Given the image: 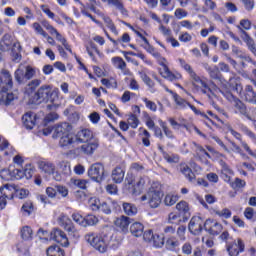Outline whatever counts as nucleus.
<instances>
[{
  "mask_svg": "<svg viewBox=\"0 0 256 256\" xmlns=\"http://www.w3.org/2000/svg\"><path fill=\"white\" fill-rule=\"evenodd\" d=\"M75 139L78 143H89L96 141L97 139L93 136V132L90 129L84 128L77 132Z\"/></svg>",
  "mask_w": 256,
  "mask_h": 256,
  "instance_id": "nucleus-12",
  "label": "nucleus"
},
{
  "mask_svg": "<svg viewBox=\"0 0 256 256\" xmlns=\"http://www.w3.org/2000/svg\"><path fill=\"white\" fill-rule=\"evenodd\" d=\"M14 77L20 85L35 77V69L31 66L20 65L14 73Z\"/></svg>",
  "mask_w": 256,
  "mask_h": 256,
  "instance_id": "nucleus-4",
  "label": "nucleus"
},
{
  "mask_svg": "<svg viewBox=\"0 0 256 256\" xmlns=\"http://www.w3.org/2000/svg\"><path fill=\"white\" fill-rule=\"evenodd\" d=\"M38 169L42 171V173H46V175H54L55 174V164L53 162L47 160H39L37 162Z\"/></svg>",
  "mask_w": 256,
  "mask_h": 256,
  "instance_id": "nucleus-17",
  "label": "nucleus"
},
{
  "mask_svg": "<svg viewBox=\"0 0 256 256\" xmlns=\"http://www.w3.org/2000/svg\"><path fill=\"white\" fill-rule=\"evenodd\" d=\"M145 231V226L141 222H134L130 226V233L134 235V237H141Z\"/></svg>",
  "mask_w": 256,
  "mask_h": 256,
  "instance_id": "nucleus-28",
  "label": "nucleus"
},
{
  "mask_svg": "<svg viewBox=\"0 0 256 256\" xmlns=\"http://www.w3.org/2000/svg\"><path fill=\"white\" fill-rule=\"evenodd\" d=\"M50 239L56 243H60L62 247H69V238H67V234L59 228H55L51 231Z\"/></svg>",
  "mask_w": 256,
  "mask_h": 256,
  "instance_id": "nucleus-9",
  "label": "nucleus"
},
{
  "mask_svg": "<svg viewBox=\"0 0 256 256\" xmlns=\"http://www.w3.org/2000/svg\"><path fill=\"white\" fill-rule=\"evenodd\" d=\"M176 209L177 211H179L180 213H182V215H184V217L186 219H188L189 217V204H187V202L185 201H181L176 205Z\"/></svg>",
  "mask_w": 256,
  "mask_h": 256,
  "instance_id": "nucleus-36",
  "label": "nucleus"
},
{
  "mask_svg": "<svg viewBox=\"0 0 256 256\" xmlns=\"http://www.w3.org/2000/svg\"><path fill=\"white\" fill-rule=\"evenodd\" d=\"M57 119H59V114L51 112L44 118V125H47L48 123H53V121H57Z\"/></svg>",
  "mask_w": 256,
  "mask_h": 256,
  "instance_id": "nucleus-54",
  "label": "nucleus"
},
{
  "mask_svg": "<svg viewBox=\"0 0 256 256\" xmlns=\"http://www.w3.org/2000/svg\"><path fill=\"white\" fill-rule=\"evenodd\" d=\"M188 15L189 13L183 8H177L174 12V16L176 17V19H185V17H187Z\"/></svg>",
  "mask_w": 256,
  "mask_h": 256,
  "instance_id": "nucleus-59",
  "label": "nucleus"
},
{
  "mask_svg": "<svg viewBox=\"0 0 256 256\" xmlns=\"http://www.w3.org/2000/svg\"><path fill=\"white\" fill-rule=\"evenodd\" d=\"M163 159H165L167 163H179L180 158L178 154L164 153Z\"/></svg>",
  "mask_w": 256,
  "mask_h": 256,
  "instance_id": "nucleus-48",
  "label": "nucleus"
},
{
  "mask_svg": "<svg viewBox=\"0 0 256 256\" xmlns=\"http://www.w3.org/2000/svg\"><path fill=\"white\" fill-rule=\"evenodd\" d=\"M203 227H205V221L200 216H194L191 218L188 230L192 235H200L201 231H203Z\"/></svg>",
  "mask_w": 256,
  "mask_h": 256,
  "instance_id": "nucleus-8",
  "label": "nucleus"
},
{
  "mask_svg": "<svg viewBox=\"0 0 256 256\" xmlns=\"http://www.w3.org/2000/svg\"><path fill=\"white\" fill-rule=\"evenodd\" d=\"M185 231H187V227H185V226L178 227L177 235H178L180 241H185Z\"/></svg>",
  "mask_w": 256,
  "mask_h": 256,
  "instance_id": "nucleus-64",
  "label": "nucleus"
},
{
  "mask_svg": "<svg viewBox=\"0 0 256 256\" xmlns=\"http://www.w3.org/2000/svg\"><path fill=\"white\" fill-rule=\"evenodd\" d=\"M108 5H113L118 11H120L121 15L127 17L129 15V11L123 4V0H108Z\"/></svg>",
  "mask_w": 256,
  "mask_h": 256,
  "instance_id": "nucleus-29",
  "label": "nucleus"
},
{
  "mask_svg": "<svg viewBox=\"0 0 256 256\" xmlns=\"http://www.w3.org/2000/svg\"><path fill=\"white\" fill-rule=\"evenodd\" d=\"M152 56L155 57V59H157L159 65H161V67H165V65H167V59H165V57L161 56V53L157 52L156 50L153 52Z\"/></svg>",
  "mask_w": 256,
  "mask_h": 256,
  "instance_id": "nucleus-57",
  "label": "nucleus"
},
{
  "mask_svg": "<svg viewBox=\"0 0 256 256\" xmlns=\"http://www.w3.org/2000/svg\"><path fill=\"white\" fill-rule=\"evenodd\" d=\"M242 33L244 34V37H243L244 43H246L249 51L251 53H253L254 56L256 57V44H255V40H253V38H251V36H249V34L246 31H242Z\"/></svg>",
  "mask_w": 256,
  "mask_h": 256,
  "instance_id": "nucleus-27",
  "label": "nucleus"
},
{
  "mask_svg": "<svg viewBox=\"0 0 256 256\" xmlns=\"http://www.w3.org/2000/svg\"><path fill=\"white\" fill-rule=\"evenodd\" d=\"M152 242L154 247H163V245H165V238L163 236H159V234H154Z\"/></svg>",
  "mask_w": 256,
  "mask_h": 256,
  "instance_id": "nucleus-47",
  "label": "nucleus"
},
{
  "mask_svg": "<svg viewBox=\"0 0 256 256\" xmlns=\"http://www.w3.org/2000/svg\"><path fill=\"white\" fill-rule=\"evenodd\" d=\"M84 223V227L97 225V223H99V218H97V216L95 215L90 214L85 217Z\"/></svg>",
  "mask_w": 256,
  "mask_h": 256,
  "instance_id": "nucleus-44",
  "label": "nucleus"
},
{
  "mask_svg": "<svg viewBox=\"0 0 256 256\" xmlns=\"http://www.w3.org/2000/svg\"><path fill=\"white\" fill-rule=\"evenodd\" d=\"M59 169H60L61 173H63V175H65L66 177L71 175V165H69V163L60 162Z\"/></svg>",
  "mask_w": 256,
  "mask_h": 256,
  "instance_id": "nucleus-46",
  "label": "nucleus"
},
{
  "mask_svg": "<svg viewBox=\"0 0 256 256\" xmlns=\"http://www.w3.org/2000/svg\"><path fill=\"white\" fill-rule=\"evenodd\" d=\"M111 178L114 183H123V179H125V170H123L121 166H117L112 170Z\"/></svg>",
  "mask_w": 256,
  "mask_h": 256,
  "instance_id": "nucleus-24",
  "label": "nucleus"
},
{
  "mask_svg": "<svg viewBox=\"0 0 256 256\" xmlns=\"http://www.w3.org/2000/svg\"><path fill=\"white\" fill-rule=\"evenodd\" d=\"M111 61L116 69H120V71H125V69H127V63L125 62V60H123V58L116 56L113 57Z\"/></svg>",
  "mask_w": 256,
  "mask_h": 256,
  "instance_id": "nucleus-34",
  "label": "nucleus"
},
{
  "mask_svg": "<svg viewBox=\"0 0 256 256\" xmlns=\"http://www.w3.org/2000/svg\"><path fill=\"white\" fill-rule=\"evenodd\" d=\"M22 123L25 129H33L37 123V114L35 112H26L22 116Z\"/></svg>",
  "mask_w": 256,
  "mask_h": 256,
  "instance_id": "nucleus-15",
  "label": "nucleus"
},
{
  "mask_svg": "<svg viewBox=\"0 0 256 256\" xmlns=\"http://www.w3.org/2000/svg\"><path fill=\"white\" fill-rule=\"evenodd\" d=\"M142 101L145 103V106L147 107V109H149L150 111H153L155 113V111H157V104L147 98H142Z\"/></svg>",
  "mask_w": 256,
  "mask_h": 256,
  "instance_id": "nucleus-58",
  "label": "nucleus"
},
{
  "mask_svg": "<svg viewBox=\"0 0 256 256\" xmlns=\"http://www.w3.org/2000/svg\"><path fill=\"white\" fill-rule=\"evenodd\" d=\"M71 132V125L67 122L54 126L53 138L59 139Z\"/></svg>",
  "mask_w": 256,
  "mask_h": 256,
  "instance_id": "nucleus-13",
  "label": "nucleus"
},
{
  "mask_svg": "<svg viewBox=\"0 0 256 256\" xmlns=\"http://www.w3.org/2000/svg\"><path fill=\"white\" fill-rule=\"evenodd\" d=\"M179 63L181 67L187 71L188 75H190V79H193L194 77H196L197 73H195L191 65L185 62V60L179 59Z\"/></svg>",
  "mask_w": 256,
  "mask_h": 256,
  "instance_id": "nucleus-37",
  "label": "nucleus"
},
{
  "mask_svg": "<svg viewBox=\"0 0 256 256\" xmlns=\"http://www.w3.org/2000/svg\"><path fill=\"white\" fill-rule=\"evenodd\" d=\"M59 94L57 91L52 90L49 85H42L32 97V103H52L47 105V109L51 111L53 107H57V101Z\"/></svg>",
  "mask_w": 256,
  "mask_h": 256,
  "instance_id": "nucleus-2",
  "label": "nucleus"
},
{
  "mask_svg": "<svg viewBox=\"0 0 256 256\" xmlns=\"http://www.w3.org/2000/svg\"><path fill=\"white\" fill-rule=\"evenodd\" d=\"M162 197L163 191H161V185L153 184L149 188L148 192L140 198V200L148 201V205L151 209H157V207L161 205Z\"/></svg>",
  "mask_w": 256,
  "mask_h": 256,
  "instance_id": "nucleus-3",
  "label": "nucleus"
},
{
  "mask_svg": "<svg viewBox=\"0 0 256 256\" xmlns=\"http://www.w3.org/2000/svg\"><path fill=\"white\" fill-rule=\"evenodd\" d=\"M19 179H23V170L11 167V181H19Z\"/></svg>",
  "mask_w": 256,
  "mask_h": 256,
  "instance_id": "nucleus-43",
  "label": "nucleus"
},
{
  "mask_svg": "<svg viewBox=\"0 0 256 256\" xmlns=\"http://www.w3.org/2000/svg\"><path fill=\"white\" fill-rule=\"evenodd\" d=\"M243 251H245V243H243L241 238L227 246L229 256H239V253H243Z\"/></svg>",
  "mask_w": 256,
  "mask_h": 256,
  "instance_id": "nucleus-11",
  "label": "nucleus"
},
{
  "mask_svg": "<svg viewBox=\"0 0 256 256\" xmlns=\"http://www.w3.org/2000/svg\"><path fill=\"white\" fill-rule=\"evenodd\" d=\"M192 145H193L192 149H194L199 159H201V157H208V159H211V155L201 145L197 144L196 142H193Z\"/></svg>",
  "mask_w": 256,
  "mask_h": 256,
  "instance_id": "nucleus-31",
  "label": "nucleus"
},
{
  "mask_svg": "<svg viewBox=\"0 0 256 256\" xmlns=\"http://www.w3.org/2000/svg\"><path fill=\"white\" fill-rule=\"evenodd\" d=\"M174 101L182 109H185V107L189 106V104H190L189 102H187V100L180 98L178 94H174Z\"/></svg>",
  "mask_w": 256,
  "mask_h": 256,
  "instance_id": "nucleus-56",
  "label": "nucleus"
},
{
  "mask_svg": "<svg viewBox=\"0 0 256 256\" xmlns=\"http://www.w3.org/2000/svg\"><path fill=\"white\" fill-rule=\"evenodd\" d=\"M99 147V140H92L90 142H84L80 147L81 153L84 155H93Z\"/></svg>",
  "mask_w": 256,
  "mask_h": 256,
  "instance_id": "nucleus-16",
  "label": "nucleus"
},
{
  "mask_svg": "<svg viewBox=\"0 0 256 256\" xmlns=\"http://www.w3.org/2000/svg\"><path fill=\"white\" fill-rule=\"evenodd\" d=\"M182 253H184V255H191V253H193V246H191V243L186 242L182 246Z\"/></svg>",
  "mask_w": 256,
  "mask_h": 256,
  "instance_id": "nucleus-63",
  "label": "nucleus"
},
{
  "mask_svg": "<svg viewBox=\"0 0 256 256\" xmlns=\"http://www.w3.org/2000/svg\"><path fill=\"white\" fill-rule=\"evenodd\" d=\"M122 209H123L125 215H128V217H135V215L138 212L137 206L135 204L129 203V202H123Z\"/></svg>",
  "mask_w": 256,
  "mask_h": 256,
  "instance_id": "nucleus-25",
  "label": "nucleus"
},
{
  "mask_svg": "<svg viewBox=\"0 0 256 256\" xmlns=\"http://www.w3.org/2000/svg\"><path fill=\"white\" fill-rule=\"evenodd\" d=\"M178 170L184 174V177L188 179L191 183L195 181V173H193V170L189 168V165L186 163H180L178 165Z\"/></svg>",
  "mask_w": 256,
  "mask_h": 256,
  "instance_id": "nucleus-21",
  "label": "nucleus"
},
{
  "mask_svg": "<svg viewBox=\"0 0 256 256\" xmlns=\"http://www.w3.org/2000/svg\"><path fill=\"white\" fill-rule=\"evenodd\" d=\"M76 142L75 136L68 132V134L60 137L59 145L60 147H69V145H73Z\"/></svg>",
  "mask_w": 256,
  "mask_h": 256,
  "instance_id": "nucleus-26",
  "label": "nucleus"
},
{
  "mask_svg": "<svg viewBox=\"0 0 256 256\" xmlns=\"http://www.w3.org/2000/svg\"><path fill=\"white\" fill-rule=\"evenodd\" d=\"M110 41L115 47H117V45L121 43H129V41H131V37L128 33H124L121 38H118L117 40L110 38Z\"/></svg>",
  "mask_w": 256,
  "mask_h": 256,
  "instance_id": "nucleus-40",
  "label": "nucleus"
},
{
  "mask_svg": "<svg viewBox=\"0 0 256 256\" xmlns=\"http://www.w3.org/2000/svg\"><path fill=\"white\" fill-rule=\"evenodd\" d=\"M0 177L1 179H4V181H11V167L8 169H2L0 171Z\"/></svg>",
  "mask_w": 256,
  "mask_h": 256,
  "instance_id": "nucleus-60",
  "label": "nucleus"
},
{
  "mask_svg": "<svg viewBox=\"0 0 256 256\" xmlns=\"http://www.w3.org/2000/svg\"><path fill=\"white\" fill-rule=\"evenodd\" d=\"M58 225H60V227H63V229L67 231L70 237H73V239H79V231H77L75 224H73V221L71 220V218H69V216H67L66 214H61L58 217Z\"/></svg>",
  "mask_w": 256,
  "mask_h": 256,
  "instance_id": "nucleus-5",
  "label": "nucleus"
},
{
  "mask_svg": "<svg viewBox=\"0 0 256 256\" xmlns=\"http://www.w3.org/2000/svg\"><path fill=\"white\" fill-rule=\"evenodd\" d=\"M105 175V167L101 163H95L90 166L88 169V177L95 181L96 183H101Z\"/></svg>",
  "mask_w": 256,
  "mask_h": 256,
  "instance_id": "nucleus-7",
  "label": "nucleus"
},
{
  "mask_svg": "<svg viewBox=\"0 0 256 256\" xmlns=\"http://www.w3.org/2000/svg\"><path fill=\"white\" fill-rule=\"evenodd\" d=\"M204 229L209 235H219L223 231V225L216 220L207 219L204 223Z\"/></svg>",
  "mask_w": 256,
  "mask_h": 256,
  "instance_id": "nucleus-10",
  "label": "nucleus"
},
{
  "mask_svg": "<svg viewBox=\"0 0 256 256\" xmlns=\"http://www.w3.org/2000/svg\"><path fill=\"white\" fill-rule=\"evenodd\" d=\"M11 89H13L11 73L3 70L0 75V103L2 105H11V102L15 101V95L11 92Z\"/></svg>",
  "mask_w": 256,
  "mask_h": 256,
  "instance_id": "nucleus-1",
  "label": "nucleus"
},
{
  "mask_svg": "<svg viewBox=\"0 0 256 256\" xmlns=\"http://www.w3.org/2000/svg\"><path fill=\"white\" fill-rule=\"evenodd\" d=\"M215 215H218V217H223L224 219H230L232 213L229 208H224L221 211L220 210H215L214 211Z\"/></svg>",
  "mask_w": 256,
  "mask_h": 256,
  "instance_id": "nucleus-52",
  "label": "nucleus"
},
{
  "mask_svg": "<svg viewBox=\"0 0 256 256\" xmlns=\"http://www.w3.org/2000/svg\"><path fill=\"white\" fill-rule=\"evenodd\" d=\"M11 55L12 61H16L17 63L21 61V44L19 42L13 44Z\"/></svg>",
  "mask_w": 256,
  "mask_h": 256,
  "instance_id": "nucleus-33",
  "label": "nucleus"
},
{
  "mask_svg": "<svg viewBox=\"0 0 256 256\" xmlns=\"http://www.w3.org/2000/svg\"><path fill=\"white\" fill-rule=\"evenodd\" d=\"M71 182L74 187L83 190L87 189V184L89 183V181L85 179H72Z\"/></svg>",
  "mask_w": 256,
  "mask_h": 256,
  "instance_id": "nucleus-42",
  "label": "nucleus"
},
{
  "mask_svg": "<svg viewBox=\"0 0 256 256\" xmlns=\"http://www.w3.org/2000/svg\"><path fill=\"white\" fill-rule=\"evenodd\" d=\"M233 107L235 108V113H239V115H242V117H245L246 119H248V121H253V117H251L249 109L247 108V105L243 103V101H241L240 99L235 100Z\"/></svg>",
  "mask_w": 256,
  "mask_h": 256,
  "instance_id": "nucleus-14",
  "label": "nucleus"
},
{
  "mask_svg": "<svg viewBox=\"0 0 256 256\" xmlns=\"http://www.w3.org/2000/svg\"><path fill=\"white\" fill-rule=\"evenodd\" d=\"M56 193H59V195H62V197H67V195H69V190L65 186L57 185Z\"/></svg>",
  "mask_w": 256,
  "mask_h": 256,
  "instance_id": "nucleus-62",
  "label": "nucleus"
},
{
  "mask_svg": "<svg viewBox=\"0 0 256 256\" xmlns=\"http://www.w3.org/2000/svg\"><path fill=\"white\" fill-rule=\"evenodd\" d=\"M33 211H34L33 202L28 201L23 204L22 213H24V215H31V213H33Z\"/></svg>",
  "mask_w": 256,
  "mask_h": 256,
  "instance_id": "nucleus-50",
  "label": "nucleus"
},
{
  "mask_svg": "<svg viewBox=\"0 0 256 256\" xmlns=\"http://www.w3.org/2000/svg\"><path fill=\"white\" fill-rule=\"evenodd\" d=\"M177 201H179V197L173 194L166 195L164 199V203L167 205V207H172V205H175Z\"/></svg>",
  "mask_w": 256,
  "mask_h": 256,
  "instance_id": "nucleus-45",
  "label": "nucleus"
},
{
  "mask_svg": "<svg viewBox=\"0 0 256 256\" xmlns=\"http://www.w3.org/2000/svg\"><path fill=\"white\" fill-rule=\"evenodd\" d=\"M85 239L96 251L99 253H105L107 251L108 243L101 236H95L94 234H87Z\"/></svg>",
  "mask_w": 256,
  "mask_h": 256,
  "instance_id": "nucleus-6",
  "label": "nucleus"
},
{
  "mask_svg": "<svg viewBox=\"0 0 256 256\" xmlns=\"http://www.w3.org/2000/svg\"><path fill=\"white\" fill-rule=\"evenodd\" d=\"M179 247V240L175 237H170L166 241V248L169 249V251H175Z\"/></svg>",
  "mask_w": 256,
  "mask_h": 256,
  "instance_id": "nucleus-38",
  "label": "nucleus"
},
{
  "mask_svg": "<svg viewBox=\"0 0 256 256\" xmlns=\"http://www.w3.org/2000/svg\"><path fill=\"white\" fill-rule=\"evenodd\" d=\"M0 191L4 195V197H10V199H13V195H15V193H17L19 189L15 184H5L3 187L0 188Z\"/></svg>",
  "mask_w": 256,
  "mask_h": 256,
  "instance_id": "nucleus-23",
  "label": "nucleus"
},
{
  "mask_svg": "<svg viewBox=\"0 0 256 256\" xmlns=\"http://www.w3.org/2000/svg\"><path fill=\"white\" fill-rule=\"evenodd\" d=\"M247 183L245 180H242L241 178H235L234 182L231 183L232 189H243Z\"/></svg>",
  "mask_w": 256,
  "mask_h": 256,
  "instance_id": "nucleus-53",
  "label": "nucleus"
},
{
  "mask_svg": "<svg viewBox=\"0 0 256 256\" xmlns=\"http://www.w3.org/2000/svg\"><path fill=\"white\" fill-rule=\"evenodd\" d=\"M145 189V178L140 177L133 186L132 195H141Z\"/></svg>",
  "mask_w": 256,
  "mask_h": 256,
  "instance_id": "nucleus-32",
  "label": "nucleus"
},
{
  "mask_svg": "<svg viewBox=\"0 0 256 256\" xmlns=\"http://www.w3.org/2000/svg\"><path fill=\"white\" fill-rule=\"evenodd\" d=\"M104 21L106 23V27H108V29H110L112 33H114L115 35H119V31H117V27H115V23H113V20H111V18H105Z\"/></svg>",
  "mask_w": 256,
  "mask_h": 256,
  "instance_id": "nucleus-55",
  "label": "nucleus"
},
{
  "mask_svg": "<svg viewBox=\"0 0 256 256\" xmlns=\"http://www.w3.org/2000/svg\"><path fill=\"white\" fill-rule=\"evenodd\" d=\"M161 75L164 79H168V81H179L181 79V74H173L167 65L163 66Z\"/></svg>",
  "mask_w": 256,
  "mask_h": 256,
  "instance_id": "nucleus-30",
  "label": "nucleus"
},
{
  "mask_svg": "<svg viewBox=\"0 0 256 256\" xmlns=\"http://www.w3.org/2000/svg\"><path fill=\"white\" fill-rule=\"evenodd\" d=\"M40 85H41V80L34 79L28 83L27 89H30V91H35V89H37V87H39Z\"/></svg>",
  "mask_w": 256,
  "mask_h": 256,
  "instance_id": "nucleus-61",
  "label": "nucleus"
},
{
  "mask_svg": "<svg viewBox=\"0 0 256 256\" xmlns=\"http://www.w3.org/2000/svg\"><path fill=\"white\" fill-rule=\"evenodd\" d=\"M130 224H131V218L123 215L116 218V220L114 221L115 227L120 229V231H128Z\"/></svg>",
  "mask_w": 256,
  "mask_h": 256,
  "instance_id": "nucleus-20",
  "label": "nucleus"
},
{
  "mask_svg": "<svg viewBox=\"0 0 256 256\" xmlns=\"http://www.w3.org/2000/svg\"><path fill=\"white\" fill-rule=\"evenodd\" d=\"M72 219L77 225H80V227H85V217L81 216L79 213H73L72 214Z\"/></svg>",
  "mask_w": 256,
  "mask_h": 256,
  "instance_id": "nucleus-51",
  "label": "nucleus"
},
{
  "mask_svg": "<svg viewBox=\"0 0 256 256\" xmlns=\"http://www.w3.org/2000/svg\"><path fill=\"white\" fill-rule=\"evenodd\" d=\"M208 74L211 77V79H214L216 81H222L223 79L221 75V71H219V68L217 66L210 69V71H208Z\"/></svg>",
  "mask_w": 256,
  "mask_h": 256,
  "instance_id": "nucleus-41",
  "label": "nucleus"
},
{
  "mask_svg": "<svg viewBox=\"0 0 256 256\" xmlns=\"http://www.w3.org/2000/svg\"><path fill=\"white\" fill-rule=\"evenodd\" d=\"M244 101L247 103H256V92L253 89V86L246 85L243 92Z\"/></svg>",
  "mask_w": 256,
  "mask_h": 256,
  "instance_id": "nucleus-22",
  "label": "nucleus"
},
{
  "mask_svg": "<svg viewBox=\"0 0 256 256\" xmlns=\"http://www.w3.org/2000/svg\"><path fill=\"white\" fill-rule=\"evenodd\" d=\"M192 83H193L194 87H199L201 93H203L204 95H207V93H209V91H211L209 84H207V82L205 80L201 79V77H199L198 75L193 77Z\"/></svg>",
  "mask_w": 256,
  "mask_h": 256,
  "instance_id": "nucleus-19",
  "label": "nucleus"
},
{
  "mask_svg": "<svg viewBox=\"0 0 256 256\" xmlns=\"http://www.w3.org/2000/svg\"><path fill=\"white\" fill-rule=\"evenodd\" d=\"M13 45H15V42H13V36H11V34H4L0 40V51H11V49H13Z\"/></svg>",
  "mask_w": 256,
  "mask_h": 256,
  "instance_id": "nucleus-18",
  "label": "nucleus"
},
{
  "mask_svg": "<svg viewBox=\"0 0 256 256\" xmlns=\"http://www.w3.org/2000/svg\"><path fill=\"white\" fill-rule=\"evenodd\" d=\"M21 237L24 241H29V239L33 238V230L29 226H25L21 230Z\"/></svg>",
  "mask_w": 256,
  "mask_h": 256,
  "instance_id": "nucleus-39",
  "label": "nucleus"
},
{
  "mask_svg": "<svg viewBox=\"0 0 256 256\" xmlns=\"http://www.w3.org/2000/svg\"><path fill=\"white\" fill-rule=\"evenodd\" d=\"M47 256H65V251L59 246H50L46 251Z\"/></svg>",
  "mask_w": 256,
  "mask_h": 256,
  "instance_id": "nucleus-35",
  "label": "nucleus"
},
{
  "mask_svg": "<svg viewBox=\"0 0 256 256\" xmlns=\"http://www.w3.org/2000/svg\"><path fill=\"white\" fill-rule=\"evenodd\" d=\"M128 125L129 127H132V129H137V127H139V118H137V115L131 114L128 117Z\"/></svg>",
  "mask_w": 256,
  "mask_h": 256,
  "instance_id": "nucleus-49",
  "label": "nucleus"
}]
</instances>
